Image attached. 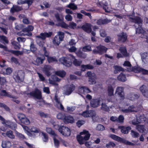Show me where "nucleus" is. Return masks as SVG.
Instances as JSON below:
<instances>
[{"instance_id": "obj_21", "label": "nucleus", "mask_w": 148, "mask_h": 148, "mask_svg": "<svg viewBox=\"0 0 148 148\" xmlns=\"http://www.w3.org/2000/svg\"><path fill=\"white\" fill-rule=\"evenodd\" d=\"M82 29L88 33H90L91 31V25L90 24L86 23L82 26Z\"/></svg>"}, {"instance_id": "obj_27", "label": "nucleus", "mask_w": 148, "mask_h": 148, "mask_svg": "<svg viewBox=\"0 0 148 148\" xmlns=\"http://www.w3.org/2000/svg\"><path fill=\"white\" fill-rule=\"evenodd\" d=\"M22 8L16 5H13V7L11 8L10 12L12 13H13L15 12H18L21 10Z\"/></svg>"}, {"instance_id": "obj_29", "label": "nucleus", "mask_w": 148, "mask_h": 148, "mask_svg": "<svg viewBox=\"0 0 148 148\" xmlns=\"http://www.w3.org/2000/svg\"><path fill=\"white\" fill-rule=\"evenodd\" d=\"M140 90L142 94L145 96H147L148 90L147 87L144 85H143L140 88Z\"/></svg>"}, {"instance_id": "obj_17", "label": "nucleus", "mask_w": 148, "mask_h": 148, "mask_svg": "<svg viewBox=\"0 0 148 148\" xmlns=\"http://www.w3.org/2000/svg\"><path fill=\"white\" fill-rule=\"evenodd\" d=\"M136 129L139 132L142 133H146L147 132V130L144 125H136Z\"/></svg>"}, {"instance_id": "obj_59", "label": "nucleus", "mask_w": 148, "mask_h": 148, "mask_svg": "<svg viewBox=\"0 0 148 148\" xmlns=\"http://www.w3.org/2000/svg\"><path fill=\"white\" fill-rule=\"evenodd\" d=\"M21 122L24 124L28 125L30 123V121L29 119L26 117V116H25V118H24L23 120L21 121Z\"/></svg>"}, {"instance_id": "obj_4", "label": "nucleus", "mask_w": 148, "mask_h": 148, "mask_svg": "<svg viewBox=\"0 0 148 148\" xmlns=\"http://www.w3.org/2000/svg\"><path fill=\"white\" fill-rule=\"evenodd\" d=\"M75 86L73 84L66 85L64 87L63 94L64 95H69L75 90Z\"/></svg>"}, {"instance_id": "obj_38", "label": "nucleus", "mask_w": 148, "mask_h": 148, "mask_svg": "<svg viewBox=\"0 0 148 148\" xmlns=\"http://www.w3.org/2000/svg\"><path fill=\"white\" fill-rule=\"evenodd\" d=\"M34 27L33 26L29 25L27 27L23 29V32H24L26 33L27 34H28L29 32H31L30 31H32Z\"/></svg>"}, {"instance_id": "obj_47", "label": "nucleus", "mask_w": 148, "mask_h": 148, "mask_svg": "<svg viewBox=\"0 0 148 148\" xmlns=\"http://www.w3.org/2000/svg\"><path fill=\"white\" fill-rule=\"evenodd\" d=\"M3 70H4L5 71L3 72L2 71V72L4 75H9L12 73V69L10 68H8L5 69H3Z\"/></svg>"}, {"instance_id": "obj_11", "label": "nucleus", "mask_w": 148, "mask_h": 148, "mask_svg": "<svg viewBox=\"0 0 148 148\" xmlns=\"http://www.w3.org/2000/svg\"><path fill=\"white\" fill-rule=\"evenodd\" d=\"M42 71L43 73L48 76H49L51 75L54 71L51 66L46 65H44Z\"/></svg>"}, {"instance_id": "obj_61", "label": "nucleus", "mask_w": 148, "mask_h": 148, "mask_svg": "<svg viewBox=\"0 0 148 148\" xmlns=\"http://www.w3.org/2000/svg\"><path fill=\"white\" fill-rule=\"evenodd\" d=\"M77 24L73 22H71L69 23L68 27L72 29H75L76 28Z\"/></svg>"}, {"instance_id": "obj_23", "label": "nucleus", "mask_w": 148, "mask_h": 148, "mask_svg": "<svg viewBox=\"0 0 148 148\" xmlns=\"http://www.w3.org/2000/svg\"><path fill=\"white\" fill-rule=\"evenodd\" d=\"M127 39V35L125 33H122L118 36V39L119 41L124 42Z\"/></svg>"}, {"instance_id": "obj_39", "label": "nucleus", "mask_w": 148, "mask_h": 148, "mask_svg": "<svg viewBox=\"0 0 148 148\" xmlns=\"http://www.w3.org/2000/svg\"><path fill=\"white\" fill-rule=\"evenodd\" d=\"M118 79L123 82L125 81L126 80V77L125 75L123 73H121L117 77Z\"/></svg>"}, {"instance_id": "obj_13", "label": "nucleus", "mask_w": 148, "mask_h": 148, "mask_svg": "<svg viewBox=\"0 0 148 148\" xmlns=\"http://www.w3.org/2000/svg\"><path fill=\"white\" fill-rule=\"evenodd\" d=\"M31 95L38 99H41L42 95L41 91L37 88L30 93Z\"/></svg>"}, {"instance_id": "obj_6", "label": "nucleus", "mask_w": 148, "mask_h": 148, "mask_svg": "<svg viewBox=\"0 0 148 148\" xmlns=\"http://www.w3.org/2000/svg\"><path fill=\"white\" fill-rule=\"evenodd\" d=\"M120 111L124 113H127L131 112H136L137 111V108L133 105L129 106L127 108H126L125 107H119Z\"/></svg>"}, {"instance_id": "obj_2", "label": "nucleus", "mask_w": 148, "mask_h": 148, "mask_svg": "<svg viewBox=\"0 0 148 148\" xmlns=\"http://www.w3.org/2000/svg\"><path fill=\"white\" fill-rule=\"evenodd\" d=\"M64 36L63 32H59L58 35L56 36L53 40V44L56 46H58L63 40Z\"/></svg>"}, {"instance_id": "obj_60", "label": "nucleus", "mask_w": 148, "mask_h": 148, "mask_svg": "<svg viewBox=\"0 0 148 148\" xmlns=\"http://www.w3.org/2000/svg\"><path fill=\"white\" fill-rule=\"evenodd\" d=\"M47 60L49 63L57 61V60L55 58L49 56L47 58Z\"/></svg>"}, {"instance_id": "obj_26", "label": "nucleus", "mask_w": 148, "mask_h": 148, "mask_svg": "<svg viewBox=\"0 0 148 148\" xmlns=\"http://www.w3.org/2000/svg\"><path fill=\"white\" fill-rule=\"evenodd\" d=\"M22 127H23L25 132L29 136L34 138L35 137V136L34 134H32L29 132V129L27 126L25 125H22Z\"/></svg>"}, {"instance_id": "obj_34", "label": "nucleus", "mask_w": 148, "mask_h": 148, "mask_svg": "<svg viewBox=\"0 0 148 148\" xmlns=\"http://www.w3.org/2000/svg\"><path fill=\"white\" fill-rule=\"evenodd\" d=\"M64 122L65 123H72L74 122V119L73 117L71 116H66Z\"/></svg>"}, {"instance_id": "obj_44", "label": "nucleus", "mask_w": 148, "mask_h": 148, "mask_svg": "<svg viewBox=\"0 0 148 148\" xmlns=\"http://www.w3.org/2000/svg\"><path fill=\"white\" fill-rule=\"evenodd\" d=\"M41 133L43 141L45 142H47L48 140V138L47 134L43 132H41Z\"/></svg>"}, {"instance_id": "obj_55", "label": "nucleus", "mask_w": 148, "mask_h": 148, "mask_svg": "<svg viewBox=\"0 0 148 148\" xmlns=\"http://www.w3.org/2000/svg\"><path fill=\"white\" fill-rule=\"evenodd\" d=\"M116 146V144L112 142H110L108 143H107L106 147L107 148H111V147H114Z\"/></svg>"}, {"instance_id": "obj_19", "label": "nucleus", "mask_w": 148, "mask_h": 148, "mask_svg": "<svg viewBox=\"0 0 148 148\" xmlns=\"http://www.w3.org/2000/svg\"><path fill=\"white\" fill-rule=\"evenodd\" d=\"M139 96L134 93H130L128 94L127 96V98L130 100L134 101L137 99Z\"/></svg>"}, {"instance_id": "obj_40", "label": "nucleus", "mask_w": 148, "mask_h": 148, "mask_svg": "<svg viewBox=\"0 0 148 148\" xmlns=\"http://www.w3.org/2000/svg\"><path fill=\"white\" fill-rule=\"evenodd\" d=\"M114 72L115 73H116L119 71H123L124 70V69L118 66H114Z\"/></svg>"}, {"instance_id": "obj_64", "label": "nucleus", "mask_w": 148, "mask_h": 148, "mask_svg": "<svg viewBox=\"0 0 148 148\" xmlns=\"http://www.w3.org/2000/svg\"><path fill=\"white\" fill-rule=\"evenodd\" d=\"M31 132L35 133H38L39 132V130L36 127H32L30 130Z\"/></svg>"}, {"instance_id": "obj_50", "label": "nucleus", "mask_w": 148, "mask_h": 148, "mask_svg": "<svg viewBox=\"0 0 148 148\" xmlns=\"http://www.w3.org/2000/svg\"><path fill=\"white\" fill-rule=\"evenodd\" d=\"M131 135L132 137L134 138H138L139 135L138 132L133 130L131 131Z\"/></svg>"}, {"instance_id": "obj_63", "label": "nucleus", "mask_w": 148, "mask_h": 148, "mask_svg": "<svg viewBox=\"0 0 148 148\" xmlns=\"http://www.w3.org/2000/svg\"><path fill=\"white\" fill-rule=\"evenodd\" d=\"M89 111H86L83 112L82 114L83 116L85 117H90V115L91 113H89Z\"/></svg>"}, {"instance_id": "obj_43", "label": "nucleus", "mask_w": 148, "mask_h": 148, "mask_svg": "<svg viewBox=\"0 0 148 148\" xmlns=\"http://www.w3.org/2000/svg\"><path fill=\"white\" fill-rule=\"evenodd\" d=\"M66 116H65V114L63 113H59L57 116V118L58 119H62L64 121L65 118Z\"/></svg>"}, {"instance_id": "obj_48", "label": "nucleus", "mask_w": 148, "mask_h": 148, "mask_svg": "<svg viewBox=\"0 0 148 148\" xmlns=\"http://www.w3.org/2000/svg\"><path fill=\"white\" fill-rule=\"evenodd\" d=\"M82 51L84 52H89L92 51L91 47L90 45H86L83 47Z\"/></svg>"}, {"instance_id": "obj_1", "label": "nucleus", "mask_w": 148, "mask_h": 148, "mask_svg": "<svg viewBox=\"0 0 148 148\" xmlns=\"http://www.w3.org/2000/svg\"><path fill=\"white\" fill-rule=\"evenodd\" d=\"M129 18L131 21L135 23L134 26L136 28V34H141V37L147 39V41L148 43V36L147 34L143 29H142L141 26L142 24V20L138 17L133 18L130 16ZM145 22L148 26V21L147 18H145L144 19ZM147 32H148V29H147Z\"/></svg>"}, {"instance_id": "obj_51", "label": "nucleus", "mask_w": 148, "mask_h": 148, "mask_svg": "<svg viewBox=\"0 0 148 148\" xmlns=\"http://www.w3.org/2000/svg\"><path fill=\"white\" fill-rule=\"evenodd\" d=\"M46 130L48 133L51 135L53 136H53H54L56 135L54 131L52 130V129L50 128H47Z\"/></svg>"}, {"instance_id": "obj_41", "label": "nucleus", "mask_w": 148, "mask_h": 148, "mask_svg": "<svg viewBox=\"0 0 148 148\" xmlns=\"http://www.w3.org/2000/svg\"><path fill=\"white\" fill-rule=\"evenodd\" d=\"M77 139L80 144H83L84 143V139L83 136L80 135H78L77 136Z\"/></svg>"}, {"instance_id": "obj_5", "label": "nucleus", "mask_w": 148, "mask_h": 148, "mask_svg": "<svg viewBox=\"0 0 148 148\" xmlns=\"http://www.w3.org/2000/svg\"><path fill=\"white\" fill-rule=\"evenodd\" d=\"M13 78L17 82H19L23 80L24 77V73L22 71L15 72L13 75Z\"/></svg>"}, {"instance_id": "obj_18", "label": "nucleus", "mask_w": 148, "mask_h": 148, "mask_svg": "<svg viewBox=\"0 0 148 148\" xmlns=\"http://www.w3.org/2000/svg\"><path fill=\"white\" fill-rule=\"evenodd\" d=\"M141 55L143 62L145 64H148V52L143 53Z\"/></svg>"}, {"instance_id": "obj_42", "label": "nucleus", "mask_w": 148, "mask_h": 148, "mask_svg": "<svg viewBox=\"0 0 148 148\" xmlns=\"http://www.w3.org/2000/svg\"><path fill=\"white\" fill-rule=\"evenodd\" d=\"M55 74L61 77H63L66 75L65 72L63 71H56Z\"/></svg>"}, {"instance_id": "obj_14", "label": "nucleus", "mask_w": 148, "mask_h": 148, "mask_svg": "<svg viewBox=\"0 0 148 148\" xmlns=\"http://www.w3.org/2000/svg\"><path fill=\"white\" fill-rule=\"evenodd\" d=\"M101 104V99L99 98L92 99L90 102V106L93 108L98 107Z\"/></svg>"}, {"instance_id": "obj_49", "label": "nucleus", "mask_w": 148, "mask_h": 148, "mask_svg": "<svg viewBox=\"0 0 148 148\" xmlns=\"http://www.w3.org/2000/svg\"><path fill=\"white\" fill-rule=\"evenodd\" d=\"M17 34L18 36H24L26 35L28 36H31L32 35L31 32H29L28 34H27L26 33L24 32H23V30L22 32H18L17 33Z\"/></svg>"}, {"instance_id": "obj_35", "label": "nucleus", "mask_w": 148, "mask_h": 148, "mask_svg": "<svg viewBox=\"0 0 148 148\" xmlns=\"http://www.w3.org/2000/svg\"><path fill=\"white\" fill-rule=\"evenodd\" d=\"M11 146V143L9 141H3L2 143V146L3 148H9Z\"/></svg>"}, {"instance_id": "obj_28", "label": "nucleus", "mask_w": 148, "mask_h": 148, "mask_svg": "<svg viewBox=\"0 0 148 148\" xmlns=\"http://www.w3.org/2000/svg\"><path fill=\"white\" fill-rule=\"evenodd\" d=\"M118 128L121 130L122 132L124 134H127L129 131L131 129V128L130 127H125L124 126H120Z\"/></svg>"}, {"instance_id": "obj_52", "label": "nucleus", "mask_w": 148, "mask_h": 148, "mask_svg": "<svg viewBox=\"0 0 148 148\" xmlns=\"http://www.w3.org/2000/svg\"><path fill=\"white\" fill-rule=\"evenodd\" d=\"M87 76L89 78V79L91 78H95V74L94 73H92L91 72L88 71L87 73Z\"/></svg>"}, {"instance_id": "obj_37", "label": "nucleus", "mask_w": 148, "mask_h": 148, "mask_svg": "<svg viewBox=\"0 0 148 148\" xmlns=\"http://www.w3.org/2000/svg\"><path fill=\"white\" fill-rule=\"evenodd\" d=\"M53 138L55 146L56 147L58 148L60 144V142L58 139L59 137L56 135L54 136H53Z\"/></svg>"}, {"instance_id": "obj_24", "label": "nucleus", "mask_w": 148, "mask_h": 148, "mask_svg": "<svg viewBox=\"0 0 148 148\" xmlns=\"http://www.w3.org/2000/svg\"><path fill=\"white\" fill-rule=\"evenodd\" d=\"M136 73L141 72L142 73L145 74H148V70L144 69L141 68H137L134 69L133 70Z\"/></svg>"}, {"instance_id": "obj_9", "label": "nucleus", "mask_w": 148, "mask_h": 148, "mask_svg": "<svg viewBox=\"0 0 148 148\" xmlns=\"http://www.w3.org/2000/svg\"><path fill=\"white\" fill-rule=\"evenodd\" d=\"M107 48L105 47L99 45L96 47V48L93 50L92 52L95 54L99 53L102 54L106 52Z\"/></svg>"}, {"instance_id": "obj_32", "label": "nucleus", "mask_w": 148, "mask_h": 148, "mask_svg": "<svg viewBox=\"0 0 148 148\" xmlns=\"http://www.w3.org/2000/svg\"><path fill=\"white\" fill-rule=\"evenodd\" d=\"M59 60L60 62L63 64L64 65L67 66H70V64H68L66 57L65 58L64 57H62L59 58Z\"/></svg>"}, {"instance_id": "obj_20", "label": "nucleus", "mask_w": 148, "mask_h": 148, "mask_svg": "<svg viewBox=\"0 0 148 148\" xmlns=\"http://www.w3.org/2000/svg\"><path fill=\"white\" fill-rule=\"evenodd\" d=\"M1 94L2 96H6L11 98L17 99L18 97L16 96L12 95L10 93L7 92L5 90H3L1 92Z\"/></svg>"}, {"instance_id": "obj_16", "label": "nucleus", "mask_w": 148, "mask_h": 148, "mask_svg": "<svg viewBox=\"0 0 148 148\" xmlns=\"http://www.w3.org/2000/svg\"><path fill=\"white\" fill-rule=\"evenodd\" d=\"M52 32H49L48 33H41L40 34V36H37L36 37L39 39L44 40L46 37H49L51 36L52 35Z\"/></svg>"}, {"instance_id": "obj_46", "label": "nucleus", "mask_w": 148, "mask_h": 148, "mask_svg": "<svg viewBox=\"0 0 148 148\" xmlns=\"http://www.w3.org/2000/svg\"><path fill=\"white\" fill-rule=\"evenodd\" d=\"M66 7L73 10L77 9V5H75L74 3H70L69 4L67 5Z\"/></svg>"}, {"instance_id": "obj_8", "label": "nucleus", "mask_w": 148, "mask_h": 148, "mask_svg": "<svg viewBox=\"0 0 148 148\" xmlns=\"http://www.w3.org/2000/svg\"><path fill=\"white\" fill-rule=\"evenodd\" d=\"M55 16L57 21L59 22V23L58 24V26L65 28H67L68 26L63 21V18L62 16L60 17L58 14H56L55 15Z\"/></svg>"}, {"instance_id": "obj_12", "label": "nucleus", "mask_w": 148, "mask_h": 148, "mask_svg": "<svg viewBox=\"0 0 148 148\" xmlns=\"http://www.w3.org/2000/svg\"><path fill=\"white\" fill-rule=\"evenodd\" d=\"M115 94L120 97L121 99H123L124 98V93L123 88L122 87H118L115 91Z\"/></svg>"}, {"instance_id": "obj_62", "label": "nucleus", "mask_w": 148, "mask_h": 148, "mask_svg": "<svg viewBox=\"0 0 148 148\" xmlns=\"http://www.w3.org/2000/svg\"><path fill=\"white\" fill-rule=\"evenodd\" d=\"M101 109L103 110L108 111L109 110V108L105 103H102Z\"/></svg>"}, {"instance_id": "obj_54", "label": "nucleus", "mask_w": 148, "mask_h": 148, "mask_svg": "<svg viewBox=\"0 0 148 148\" xmlns=\"http://www.w3.org/2000/svg\"><path fill=\"white\" fill-rule=\"evenodd\" d=\"M8 51L17 56H18L20 55H21L23 53V52L20 51H14L13 50H9Z\"/></svg>"}, {"instance_id": "obj_33", "label": "nucleus", "mask_w": 148, "mask_h": 148, "mask_svg": "<svg viewBox=\"0 0 148 148\" xmlns=\"http://www.w3.org/2000/svg\"><path fill=\"white\" fill-rule=\"evenodd\" d=\"M110 137L113 140L118 142L122 143L123 138L114 134H111Z\"/></svg>"}, {"instance_id": "obj_10", "label": "nucleus", "mask_w": 148, "mask_h": 148, "mask_svg": "<svg viewBox=\"0 0 148 148\" xmlns=\"http://www.w3.org/2000/svg\"><path fill=\"white\" fill-rule=\"evenodd\" d=\"M146 118L144 115H138L137 116L136 120H133L132 121L133 125H136L139 123H143L145 121Z\"/></svg>"}, {"instance_id": "obj_25", "label": "nucleus", "mask_w": 148, "mask_h": 148, "mask_svg": "<svg viewBox=\"0 0 148 148\" xmlns=\"http://www.w3.org/2000/svg\"><path fill=\"white\" fill-rule=\"evenodd\" d=\"M52 78L53 79V80L50 79H49V83L56 86H58V84L55 82V81L59 82L60 81V79L58 78L55 75L52 76Z\"/></svg>"}, {"instance_id": "obj_31", "label": "nucleus", "mask_w": 148, "mask_h": 148, "mask_svg": "<svg viewBox=\"0 0 148 148\" xmlns=\"http://www.w3.org/2000/svg\"><path fill=\"white\" fill-rule=\"evenodd\" d=\"M107 91L108 95L109 96H112L114 95V88L111 84H109L108 86Z\"/></svg>"}, {"instance_id": "obj_15", "label": "nucleus", "mask_w": 148, "mask_h": 148, "mask_svg": "<svg viewBox=\"0 0 148 148\" xmlns=\"http://www.w3.org/2000/svg\"><path fill=\"white\" fill-rule=\"evenodd\" d=\"M91 92L90 90L86 87L80 86L78 88L77 92L79 94H85L89 93Z\"/></svg>"}, {"instance_id": "obj_58", "label": "nucleus", "mask_w": 148, "mask_h": 148, "mask_svg": "<svg viewBox=\"0 0 148 148\" xmlns=\"http://www.w3.org/2000/svg\"><path fill=\"white\" fill-rule=\"evenodd\" d=\"M121 53L124 56H127V51L125 47H121L119 49Z\"/></svg>"}, {"instance_id": "obj_57", "label": "nucleus", "mask_w": 148, "mask_h": 148, "mask_svg": "<svg viewBox=\"0 0 148 148\" xmlns=\"http://www.w3.org/2000/svg\"><path fill=\"white\" fill-rule=\"evenodd\" d=\"M12 44L14 46V48L16 49H19L21 47V45L15 41L12 42Z\"/></svg>"}, {"instance_id": "obj_36", "label": "nucleus", "mask_w": 148, "mask_h": 148, "mask_svg": "<svg viewBox=\"0 0 148 148\" xmlns=\"http://www.w3.org/2000/svg\"><path fill=\"white\" fill-rule=\"evenodd\" d=\"M45 60V58H41L40 57L37 58L34 62V64L37 65H38L43 63V61Z\"/></svg>"}, {"instance_id": "obj_22", "label": "nucleus", "mask_w": 148, "mask_h": 148, "mask_svg": "<svg viewBox=\"0 0 148 148\" xmlns=\"http://www.w3.org/2000/svg\"><path fill=\"white\" fill-rule=\"evenodd\" d=\"M80 134L81 135H84V136H83L85 140H88L90 136V134L86 130H84L82 132H81Z\"/></svg>"}, {"instance_id": "obj_3", "label": "nucleus", "mask_w": 148, "mask_h": 148, "mask_svg": "<svg viewBox=\"0 0 148 148\" xmlns=\"http://www.w3.org/2000/svg\"><path fill=\"white\" fill-rule=\"evenodd\" d=\"M0 120L2 121V123L7 127H9L12 130H15L17 127L16 123L10 121H5V119L0 115Z\"/></svg>"}, {"instance_id": "obj_30", "label": "nucleus", "mask_w": 148, "mask_h": 148, "mask_svg": "<svg viewBox=\"0 0 148 148\" xmlns=\"http://www.w3.org/2000/svg\"><path fill=\"white\" fill-rule=\"evenodd\" d=\"M66 58L68 64H70V66L72 62H73L75 59V57L72 55L69 54L68 55Z\"/></svg>"}, {"instance_id": "obj_53", "label": "nucleus", "mask_w": 148, "mask_h": 148, "mask_svg": "<svg viewBox=\"0 0 148 148\" xmlns=\"http://www.w3.org/2000/svg\"><path fill=\"white\" fill-rule=\"evenodd\" d=\"M122 143H123L125 145H129L134 146L135 145V144L134 143L130 142L128 140L123 138Z\"/></svg>"}, {"instance_id": "obj_56", "label": "nucleus", "mask_w": 148, "mask_h": 148, "mask_svg": "<svg viewBox=\"0 0 148 148\" xmlns=\"http://www.w3.org/2000/svg\"><path fill=\"white\" fill-rule=\"evenodd\" d=\"M55 106L56 107L61 110H64V107L62 104L61 102L58 103H55Z\"/></svg>"}, {"instance_id": "obj_45", "label": "nucleus", "mask_w": 148, "mask_h": 148, "mask_svg": "<svg viewBox=\"0 0 148 148\" xmlns=\"http://www.w3.org/2000/svg\"><path fill=\"white\" fill-rule=\"evenodd\" d=\"M6 135L8 137L12 139H14L15 137L14 135L13 134L12 131L11 130L8 131L6 132Z\"/></svg>"}, {"instance_id": "obj_7", "label": "nucleus", "mask_w": 148, "mask_h": 148, "mask_svg": "<svg viewBox=\"0 0 148 148\" xmlns=\"http://www.w3.org/2000/svg\"><path fill=\"white\" fill-rule=\"evenodd\" d=\"M58 129L60 133L65 136H68L71 134L70 130L67 127L59 126Z\"/></svg>"}]
</instances>
